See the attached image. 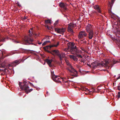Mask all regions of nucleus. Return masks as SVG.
I'll list each match as a JSON object with an SVG mask.
<instances>
[{"label":"nucleus","mask_w":120,"mask_h":120,"mask_svg":"<svg viewBox=\"0 0 120 120\" xmlns=\"http://www.w3.org/2000/svg\"><path fill=\"white\" fill-rule=\"evenodd\" d=\"M77 56L78 57V58H82V56L81 55L79 54H77Z\"/></svg>","instance_id":"412c9836"},{"label":"nucleus","mask_w":120,"mask_h":120,"mask_svg":"<svg viewBox=\"0 0 120 120\" xmlns=\"http://www.w3.org/2000/svg\"><path fill=\"white\" fill-rule=\"evenodd\" d=\"M38 44H41V42H40V43H38Z\"/></svg>","instance_id":"c9c22d12"},{"label":"nucleus","mask_w":120,"mask_h":120,"mask_svg":"<svg viewBox=\"0 0 120 120\" xmlns=\"http://www.w3.org/2000/svg\"><path fill=\"white\" fill-rule=\"evenodd\" d=\"M118 98H119L120 97V92H118Z\"/></svg>","instance_id":"5701e85b"},{"label":"nucleus","mask_w":120,"mask_h":120,"mask_svg":"<svg viewBox=\"0 0 120 120\" xmlns=\"http://www.w3.org/2000/svg\"><path fill=\"white\" fill-rule=\"evenodd\" d=\"M45 22H46L48 23H51V20H47L45 21Z\"/></svg>","instance_id":"4be33fe9"},{"label":"nucleus","mask_w":120,"mask_h":120,"mask_svg":"<svg viewBox=\"0 0 120 120\" xmlns=\"http://www.w3.org/2000/svg\"><path fill=\"white\" fill-rule=\"evenodd\" d=\"M52 59L49 60L46 59L45 60V61L46 62L49 66L51 67L52 66V65L51 64V63L52 62Z\"/></svg>","instance_id":"4468645a"},{"label":"nucleus","mask_w":120,"mask_h":120,"mask_svg":"<svg viewBox=\"0 0 120 120\" xmlns=\"http://www.w3.org/2000/svg\"><path fill=\"white\" fill-rule=\"evenodd\" d=\"M33 41V39L27 36H26L25 38L24 41L21 43L27 45L30 42H32Z\"/></svg>","instance_id":"423d86ee"},{"label":"nucleus","mask_w":120,"mask_h":120,"mask_svg":"<svg viewBox=\"0 0 120 120\" xmlns=\"http://www.w3.org/2000/svg\"><path fill=\"white\" fill-rule=\"evenodd\" d=\"M17 4L18 6H20V5H19V2H17Z\"/></svg>","instance_id":"c756f323"},{"label":"nucleus","mask_w":120,"mask_h":120,"mask_svg":"<svg viewBox=\"0 0 120 120\" xmlns=\"http://www.w3.org/2000/svg\"><path fill=\"white\" fill-rule=\"evenodd\" d=\"M52 52L55 53L59 57L60 59L61 60L62 58L65 57V55L64 53L61 52L60 53L59 51L58 50H53L52 51Z\"/></svg>","instance_id":"39448f33"},{"label":"nucleus","mask_w":120,"mask_h":120,"mask_svg":"<svg viewBox=\"0 0 120 120\" xmlns=\"http://www.w3.org/2000/svg\"><path fill=\"white\" fill-rule=\"evenodd\" d=\"M87 35V34L85 31H81L79 32L78 37L79 39L83 38L84 37L86 36Z\"/></svg>","instance_id":"1a4fd4ad"},{"label":"nucleus","mask_w":120,"mask_h":120,"mask_svg":"<svg viewBox=\"0 0 120 120\" xmlns=\"http://www.w3.org/2000/svg\"><path fill=\"white\" fill-rule=\"evenodd\" d=\"M92 27L90 24L88 25L86 27V30L88 32H89L91 30H92Z\"/></svg>","instance_id":"9b49d317"},{"label":"nucleus","mask_w":120,"mask_h":120,"mask_svg":"<svg viewBox=\"0 0 120 120\" xmlns=\"http://www.w3.org/2000/svg\"><path fill=\"white\" fill-rule=\"evenodd\" d=\"M59 79L58 80H57V81H55L56 82H61V81H62L63 82H67V81H64L65 79V78H62L61 77L58 78Z\"/></svg>","instance_id":"2eb2a0df"},{"label":"nucleus","mask_w":120,"mask_h":120,"mask_svg":"<svg viewBox=\"0 0 120 120\" xmlns=\"http://www.w3.org/2000/svg\"><path fill=\"white\" fill-rule=\"evenodd\" d=\"M117 88L118 90L120 91V86H118Z\"/></svg>","instance_id":"bb28decb"},{"label":"nucleus","mask_w":120,"mask_h":120,"mask_svg":"<svg viewBox=\"0 0 120 120\" xmlns=\"http://www.w3.org/2000/svg\"><path fill=\"white\" fill-rule=\"evenodd\" d=\"M120 79V74L119 75V76L117 78V79Z\"/></svg>","instance_id":"cd10ccee"},{"label":"nucleus","mask_w":120,"mask_h":120,"mask_svg":"<svg viewBox=\"0 0 120 120\" xmlns=\"http://www.w3.org/2000/svg\"><path fill=\"white\" fill-rule=\"evenodd\" d=\"M55 31L57 33L63 34L65 32L66 29L65 28H55Z\"/></svg>","instance_id":"6e6552de"},{"label":"nucleus","mask_w":120,"mask_h":120,"mask_svg":"<svg viewBox=\"0 0 120 120\" xmlns=\"http://www.w3.org/2000/svg\"><path fill=\"white\" fill-rule=\"evenodd\" d=\"M68 45L69 47L71 48L70 52L72 54L76 53H78L79 50L76 48V46L74 45V43L71 42L69 43Z\"/></svg>","instance_id":"7ed1b4c3"},{"label":"nucleus","mask_w":120,"mask_h":120,"mask_svg":"<svg viewBox=\"0 0 120 120\" xmlns=\"http://www.w3.org/2000/svg\"><path fill=\"white\" fill-rule=\"evenodd\" d=\"M31 35H32V34H29V36H31Z\"/></svg>","instance_id":"72a5a7b5"},{"label":"nucleus","mask_w":120,"mask_h":120,"mask_svg":"<svg viewBox=\"0 0 120 120\" xmlns=\"http://www.w3.org/2000/svg\"><path fill=\"white\" fill-rule=\"evenodd\" d=\"M22 84L21 82L19 83V86L21 89L22 90H24L26 91L28 90L29 92L31 91V90H30L29 89V87L26 82H24Z\"/></svg>","instance_id":"20e7f679"},{"label":"nucleus","mask_w":120,"mask_h":120,"mask_svg":"<svg viewBox=\"0 0 120 120\" xmlns=\"http://www.w3.org/2000/svg\"><path fill=\"white\" fill-rule=\"evenodd\" d=\"M20 62V61H19V60H16L14 62L16 63L19 64V63Z\"/></svg>","instance_id":"aec40b11"},{"label":"nucleus","mask_w":120,"mask_h":120,"mask_svg":"<svg viewBox=\"0 0 120 120\" xmlns=\"http://www.w3.org/2000/svg\"><path fill=\"white\" fill-rule=\"evenodd\" d=\"M28 91H26V94H28Z\"/></svg>","instance_id":"f704fd0d"},{"label":"nucleus","mask_w":120,"mask_h":120,"mask_svg":"<svg viewBox=\"0 0 120 120\" xmlns=\"http://www.w3.org/2000/svg\"><path fill=\"white\" fill-rule=\"evenodd\" d=\"M59 5L60 7L63 8L65 10H66L67 9L66 7L67 5V4L62 3H60V4Z\"/></svg>","instance_id":"f8f14e48"},{"label":"nucleus","mask_w":120,"mask_h":120,"mask_svg":"<svg viewBox=\"0 0 120 120\" xmlns=\"http://www.w3.org/2000/svg\"><path fill=\"white\" fill-rule=\"evenodd\" d=\"M35 35H36V36H37V34H35Z\"/></svg>","instance_id":"58836bf2"},{"label":"nucleus","mask_w":120,"mask_h":120,"mask_svg":"<svg viewBox=\"0 0 120 120\" xmlns=\"http://www.w3.org/2000/svg\"><path fill=\"white\" fill-rule=\"evenodd\" d=\"M80 61H81V62H82L84 63L85 62V61L81 59H80Z\"/></svg>","instance_id":"393cba45"},{"label":"nucleus","mask_w":120,"mask_h":120,"mask_svg":"<svg viewBox=\"0 0 120 120\" xmlns=\"http://www.w3.org/2000/svg\"><path fill=\"white\" fill-rule=\"evenodd\" d=\"M31 30H32V28H31Z\"/></svg>","instance_id":"ea45409f"},{"label":"nucleus","mask_w":120,"mask_h":120,"mask_svg":"<svg viewBox=\"0 0 120 120\" xmlns=\"http://www.w3.org/2000/svg\"><path fill=\"white\" fill-rule=\"evenodd\" d=\"M65 61L67 65V69L71 72L70 75L72 76L76 77L77 76V72L72 67L67 60L65 59Z\"/></svg>","instance_id":"f257e3e1"},{"label":"nucleus","mask_w":120,"mask_h":120,"mask_svg":"<svg viewBox=\"0 0 120 120\" xmlns=\"http://www.w3.org/2000/svg\"><path fill=\"white\" fill-rule=\"evenodd\" d=\"M48 52H49V51H48Z\"/></svg>","instance_id":"a19ab883"},{"label":"nucleus","mask_w":120,"mask_h":120,"mask_svg":"<svg viewBox=\"0 0 120 120\" xmlns=\"http://www.w3.org/2000/svg\"><path fill=\"white\" fill-rule=\"evenodd\" d=\"M114 60H115V61H117L116 60H115L114 59ZM118 61V62H117V63H120V60H119V61ZM116 62V61H115V62Z\"/></svg>","instance_id":"c85d7f7f"},{"label":"nucleus","mask_w":120,"mask_h":120,"mask_svg":"<svg viewBox=\"0 0 120 120\" xmlns=\"http://www.w3.org/2000/svg\"><path fill=\"white\" fill-rule=\"evenodd\" d=\"M51 53L53 55H54L52 53Z\"/></svg>","instance_id":"e433bc0d"},{"label":"nucleus","mask_w":120,"mask_h":120,"mask_svg":"<svg viewBox=\"0 0 120 120\" xmlns=\"http://www.w3.org/2000/svg\"><path fill=\"white\" fill-rule=\"evenodd\" d=\"M75 26H76L75 24L71 23L68 26V32L71 33V34H73L74 32L72 29V28Z\"/></svg>","instance_id":"0eeeda50"},{"label":"nucleus","mask_w":120,"mask_h":120,"mask_svg":"<svg viewBox=\"0 0 120 120\" xmlns=\"http://www.w3.org/2000/svg\"><path fill=\"white\" fill-rule=\"evenodd\" d=\"M59 44V42H58L57 43V44L56 45H50V46H46L45 48L46 49H48L49 47L50 48H51L53 47H57L58 45Z\"/></svg>","instance_id":"dca6fc26"},{"label":"nucleus","mask_w":120,"mask_h":120,"mask_svg":"<svg viewBox=\"0 0 120 120\" xmlns=\"http://www.w3.org/2000/svg\"><path fill=\"white\" fill-rule=\"evenodd\" d=\"M87 65L89 66H91L93 68H95V67H96L97 66V64L95 62H94L93 63H92L91 64V65H89L88 64H87Z\"/></svg>","instance_id":"6ab92c4d"},{"label":"nucleus","mask_w":120,"mask_h":120,"mask_svg":"<svg viewBox=\"0 0 120 120\" xmlns=\"http://www.w3.org/2000/svg\"><path fill=\"white\" fill-rule=\"evenodd\" d=\"M88 34V38L90 39H91L94 35V33L93 30H91L90 32H89Z\"/></svg>","instance_id":"ddd939ff"},{"label":"nucleus","mask_w":120,"mask_h":120,"mask_svg":"<svg viewBox=\"0 0 120 120\" xmlns=\"http://www.w3.org/2000/svg\"><path fill=\"white\" fill-rule=\"evenodd\" d=\"M16 42H17V43H18V42L16 41Z\"/></svg>","instance_id":"4c0bfd02"},{"label":"nucleus","mask_w":120,"mask_h":120,"mask_svg":"<svg viewBox=\"0 0 120 120\" xmlns=\"http://www.w3.org/2000/svg\"><path fill=\"white\" fill-rule=\"evenodd\" d=\"M51 74L52 78L55 81H57L58 80L59 78H58L57 75H56L54 74V72L53 71H51Z\"/></svg>","instance_id":"9d476101"},{"label":"nucleus","mask_w":120,"mask_h":120,"mask_svg":"<svg viewBox=\"0 0 120 120\" xmlns=\"http://www.w3.org/2000/svg\"><path fill=\"white\" fill-rule=\"evenodd\" d=\"M58 22V20H57L55 22L54 24V25L55 26L57 24Z\"/></svg>","instance_id":"b1692460"},{"label":"nucleus","mask_w":120,"mask_h":120,"mask_svg":"<svg viewBox=\"0 0 120 120\" xmlns=\"http://www.w3.org/2000/svg\"><path fill=\"white\" fill-rule=\"evenodd\" d=\"M30 32H31L30 30H29V32L30 33Z\"/></svg>","instance_id":"2f4dec72"},{"label":"nucleus","mask_w":120,"mask_h":120,"mask_svg":"<svg viewBox=\"0 0 120 120\" xmlns=\"http://www.w3.org/2000/svg\"><path fill=\"white\" fill-rule=\"evenodd\" d=\"M47 41H45V42H44L43 43V44H42L43 45H45V44H46L47 43Z\"/></svg>","instance_id":"a878e982"},{"label":"nucleus","mask_w":120,"mask_h":120,"mask_svg":"<svg viewBox=\"0 0 120 120\" xmlns=\"http://www.w3.org/2000/svg\"><path fill=\"white\" fill-rule=\"evenodd\" d=\"M69 56L71 58L73 59L75 61H77L78 60L76 57L73 55H70Z\"/></svg>","instance_id":"a211bd4d"},{"label":"nucleus","mask_w":120,"mask_h":120,"mask_svg":"<svg viewBox=\"0 0 120 120\" xmlns=\"http://www.w3.org/2000/svg\"><path fill=\"white\" fill-rule=\"evenodd\" d=\"M94 8L96 10H97L98 12L101 13V11L98 5H96L94 7Z\"/></svg>","instance_id":"f3484780"},{"label":"nucleus","mask_w":120,"mask_h":120,"mask_svg":"<svg viewBox=\"0 0 120 120\" xmlns=\"http://www.w3.org/2000/svg\"><path fill=\"white\" fill-rule=\"evenodd\" d=\"M113 59L111 60H104L101 63V65L103 66L107 67L109 68V67L110 65L113 64H114L117 63L118 61H116Z\"/></svg>","instance_id":"f03ea898"},{"label":"nucleus","mask_w":120,"mask_h":120,"mask_svg":"<svg viewBox=\"0 0 120 120\" xmlns=\"http://www.w3.org/2000/svg\"><path fill=\"white\" fill-rule=\"evenodd\" d=\"M47 41V43L49 42V41Z\"/></svg>","instance_id":"473e14b6"},{"label":"nucleus","mask_w":120,"mask_h":120,"mask_svg":"<svg viewBox=\"0 0 120 120\" xmlns=\"http://www.w3.org/2000/svg\"><path fill=\"white\" fill-rule=\"evenodd\" d=\"M4 41V39H3L2 40H0V41Z\"/></svg>","instance_id":"7c9ffc66"}]
</instances>
